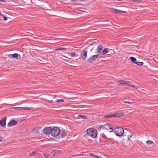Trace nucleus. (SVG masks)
<instances>
[{
	"label": "nucleus",
	"mask_w": 158,
	"mask_h": 158,
	"mask_svg": "<svg viewBox=\"0 0 158 158\" xmlns=\"http://www.w3.org/2000/svg\"><path fill=\"white\" fill-rule=\"evenodd\" d=\"M86 132L89 136L95 138L97 135V131L94 128H90L87 130Z\"/></svg>",
	"instance_id": "f257e3e1"
},
{
	"label": "nucleus",
	"mask_w": 158,
	"mask_h": 158,
	"mask_svg": "<svg viewBox=\"0 0 158 158\" xmlns=\"http://www.w3.org/2000/svg\"><path fill=\"white\" fill-rule=\"evenodd\" d=\"M114 132L117 136H121L123 134L124 130L121 127H117L114 128Z\"/></svg>",
	"instance_id": "f03ea898"
},
{
	"label": "nucleus",
	"mask_w": 158,
	"mask_h": 158,
	"mask_svg": "<svg viewBox=\"0 0 158 158\" xmlns=\"http://www.w3.org/2000/svg\"><path fill=\"white\" fill-rule=\"evenodd\" d=\"M51 131V135L52 136H57L60 134V130L58 127H54L52 128Z\"/></svg>",
	"instance_id": "7ed1b4c3"
},
{
	"label": "nucleus",
	"mask_w": 158,
	"mask_h": 158,
	"mask_svg": "<svg viewBox=\"0 0 158 158\" xmlns=\"http://www.w3.org/2000/svg\"><path fill=\"white\" fill-rule=\"evenodd\" d=\"M52 128L51 127H45L43 130V132L45 135L51 134Z\"/></svg>",
	"instance_id": "20e7f679"
},
{
	"label": "nucleus",
	"mask_w": 158,
	"mask_h": 158,
	"mask_svg": "<svg viewBox=\"0 0 158 158\" xmlns=\"http://www.w3.org/2000/svg\"><path fill=\"white\" fill-rule=\"evenodd\" d=\"M98 55H93L88 59V61L89 63H91L95 60L98 57Z\"/></svg>",
	"instance_id": "39448f33"
},
{
	"label": "nucleus",
	"mask_w": 158,
	"mask_h": 158,
	"mask_svg": "<svg viewBox=\"0 0 158 158\" xmlns=\"http://www.w3.org/2000/svg\"><path fill=\"white\" fill-rule=\"evenodd\" d=\"M6 117H5L3 118L0 121V125L3 127L6 126Z\"/></svg>",
	"instance_id": "423d86ee"
},
{
	"label": "nucleus",
	"mask_w": 158,
	"mask_h": 158,
	"mask_svg": "<svg viewBox=\"0 0 158 158\" xmlns=\"http://www.w3.org/2000/svg\"><path fill=\"white\" fill-rule=\"evenodd\" d=\"M17 123V122L14 120H11L7 124V126L9 127L15 126Z\"/></svg>",
	"instance_id": "0eeeda50"
},
{
	"label": "nucleus",
	"mask_w": 158,
	"mask_h": 158,
	"mask_svg": "<svg viewBox=\"0 0 158 158\" xmlns=\"http://www.w3.org/2000/svg\"><path fill=\"white\" fill-rule=\"evenodd\" d=\"M87 54V51L86 50H84L81 53V57L82 60H85Z\"/></svg>",
	"instance_id": "6e6552de"
},
{
	"label": "nucleus",
	"mask_w": 158,
	"mask_h": 158,
	"mask_svg": "<svg viewBox=\"0 0 158 158\" xmlns=\"http://www.w3.org/2000/svg\"><path fill=\"white\" fill-rule=\"evenodd\" d=\"M32 107H14L13 109H14L18 110H20L23 109L24 110H30L31 109Z\"/></svg>",
	"instance_id": "1a4fd4ad"
},
{
	"label": "nucleus",
	"mask_w": 158,
	"mask_h": 158,
	"mask_svg": "<svg viewBox=\"0 0 158 158\" xmlns=\"http://www.w3.org/2000/svg\"><path fill=\"white\" fill-rule=\"evenodd\" d=\"M103 48V46L102 45H99L98 47L96 49V53L97 54L99 55L101 53V51L102 50Z\"/></svg>",
	"instance_id": "9d476101"
},
{
	"label": "nucleus",
	"mask_w": 158,
	"mask_h": 158,
	"mask_svg": "<svg viewBox=\"0 0 158 158\" xmlns=\"http://www.w3.org/2000/svg\"><path fill=\"white\" fill-rule=\"evenodd\" d=\"M60 134L62 138H65L66 136V132L64 129L60 130Z\"/></svg>",
	"instance_id": "9b49d317"
},
{
	"label": "nucleus",
	"mask_w": 158,
	"mask_h": 158,
	"mask_svg": "<svg viewBox=\"0 0 158 158\" xmlns=\"http://www.w3.org/2000/svg\"><path fill=\"white\" fill-rule=\"evenodd\" d=\"M124 115L125 114L123 112L117 113L114 114V117H121L124 116Z\"/></svg>",
	"instance_id": "f8f14e48"
},
{
	"label": "nucleus",
	"mask_w": 158,
	"mask_h": 158,
	"mask_svg": "<svg viewBox=\"0 0 158 158\" xmlns=\"http://www.w3.org/2000/svg\"><path fill=\"white\" fill-rule=\"evenodd\" d=\"M48 155L50 156H54L55 155L56 151L54 150H52L48 152Z\"/></svg>",
	"instance_id": "ddd939ff"
},
{
	"label": "nucleus",
	"mask_w": 158,
	"mask_h": 158,
	"mask_svg": "<svg viewBox=\"0 0 158 158\" xmlns=\"http://www.w3.org/2000/svg\"><path fill=\"white\" fill-rule=\"evenodd\" d=\"M113 11L115 13L117 14L121 13L122 12L125 13V12H126V11L119 10L115 9H113Z\"/></svg>",
	"instance_id": "4468645a"
},
{
	"label": "nucleus",
	"mask_w": 158,
	"mask_h": 158,
	"mask_svg": "<svg viewBox=\"0 0 158 158\" xmlns=\"http://www.w3.org/2000/svg\"><path fill=\"white\" fill-rule=\"evenodd\" d=\"M118 83L119 84H121V85H123L124 84H127V85H130L129 83L128 82H127L126 81H122V80H120L118 81Z\"/></svg>",
	"instance_id": "2eb2a0df"
},
{
	"label": "nucleus",
	"mask_w": 158,
	"mask_h": 158,
	"mask_svg": "<svg viewBox=\"0 0 158 158\" xmlns=\"http://www.w3.org/2000/svg\"><path fill=\"white\" fill-rule=\"evenodd\" d=\"M12 57L15 58H17L18 57L20 58L21 57L20 55L17 53H14L12 55Z\"/></svg>",
	"instance_id": "dca6fc26"
},
{
	"label": "nucleus",
	"mask_w": 158,
	"mask_h": 158,
	"mask_svg": "<svg viewBox=\"0 0 158 158\" xmlns=\"http://www.w3.org/2000/svg\"><path fill=\"white\" fill-rule=\"evenodd\" d=\"M109 50V49H108L107 48H105L102 51V55H104L105 54H106L108 52V51Z\"/></svg>",
	"instance_id": "f3484780"
},
{
	"label": "nucleus",
	"mask_w": 158,
	"mask_h": 158,
	"mask_svg": "<svg viewBox=\"0 0 158 158\" xmlns=\"http://www.w3.org/2000/svg\"><path fill=\"white\" fill-rule=\"evenodd\" d=\"M130 59L133 63L135 64L136 62V59L134 57H131L130 58Z\"/></svg>",
	"instance_id": "a211bd4d"
},
{
	"label": "nucleus",
	"mask_w": 158,
	"mask_h": 158,
	"mask_svg": "<svg viewBox=\"0 0 158 158\" xmlns=\"http://www.w3.org/2000/svg\"><path fill=\"white\" fill-rule=\"evenodd\" d=\"M70 54V56L72 57H76L78 56V54L74 52H71Z\"/></svg>",
	"instance_id": "6ab92c4d"
},
{
	"label": "nucleus",
	"mask_w": 158,
	"mask_h": 158,
	"mask_svg": "<svg viewBox=\"0 0 158 158\" xmlns=\"http://www.w3.org/2000/svg\"><path fill=\"white\" fill-rule=\"evenodd\" d=\"M104 124L100 126L98 128V130L100 131L101 130H105V128H104Z\"/></svg>",
	"instance_id": "aec40b11"
},
{
	"label": "nucleus",
	"mask_w": 158,
	"mask_h": 158,
	"mask_svg": "<svg viewBox=\"0 0 158 158\" xmlns=\"http://www.w3.org/2000/svg\"><path fill=\"white\" fill-rule=\"evenodd\" d=\"M110 126L111 125L109 124H104V128H105V130H108Z\"/></svg>",
	"instance_id": "412c9836"
},
{
	"label": "nucleus",
	"mask_w": 158,
	"mask_h": 158,
	"mask_svg": "<svg viewBox=\"0 0 158 158\" xmlns=\"http://www.w3.org/2000/svg\"><path fill=\"white\" fill-rule=\"evenodd\" d=\"M114 117V114H106L104 116L105 118H111Z\"/></svg>",
	"instance_id": "4be33fe9"
},
{
	"label": "nucleus",
	"mask_w": 158,
	"mask_h": 158,
	"mask_svg": "<svg viewBox=\"0 0 158 158\" xmlns=\"http://www.w3.org/2000/svg\"><path fill=\"white\" fill-rule=\"evenodd\" d=\"M78 117H81V118L84 119H87V117L85 115H82L81 114H79L78 115Z\"/></svg>",
	"instance_id": "5701e85b"
},
{
	"label": "nucleus",
	"mask_w": 158,
	"mask_h": 158,
	"mask_svg": "<svg viewBox=\"0 0 158 158\" xmlns=\"http://www.w3.org/2000/svg\"><path fill=\"white\" fill-rule=\"evenodd\" d=\"M135 64H136L138 66H142L143 65V63L142 62L136 61Z\"/></svg>",
	"instance_id": "b1692460"
},
{
	"label": "nucleus",
	"mask_w": 158,
	"mask_h": 158,
	"mask_svg": "<svg viewBox=\"0 0 158 158\" xmlns=\"http://www.w3.org/2000/svg\"><path fill=\"white\" fill-rule=\"evenodd\" d=\"M146 143L148 144H153L154 143L153 141L150 140L147 141Z\"/></svg>",
	"instance_id": "393cba45"
},
{
	"label": "nucleus",
	"mask_w": 158,
	"mask_h": 158,
	"mask_svg": "<svg viewBox=\"0 0 158 158\" xmlns=\"http://www.w3.org/2000/svg\"><path fill=\"white\" fill-rule=\"evenodd\" d=\"M41 127H35L34 128L33 131H37L38 130H40L41 129Z\"/></svg>",
	"instance_id": "a878e982"
},
{
	"label": "nucleus",
	"mask_w": 158,
	"mask_h": 158,
	"mask_svg": "<svg viewBox=\"0 0 158 158\" xmlns=\"http://www.w3.org/2000/svg\"><path fill=\"white\" fill-rule=\"evenodd\" d=\"M66 49V48L63 47H60L57 48L55 49L56 50H65Z\"/></svg>",
	"instance_id": "bb28decb"
},
{
	"label": "nucleus",
	"mask_w": 158,
	"mask_h": 158,
	"mask_svg": "<svg viewBox=\"0 0 158 158\" xmlns=\"http://www.w3.org/2000/svg\"><path fill=\"white\" fill-rule=\"evenodd\" d=\"M38 153L37 152H33L29 154V155L31 156H32L34 155V154H36ZM37 154H38V153H37Z\"/></svg>",
	"instance_id": "cd10ccee"
},
{
	"label": "nucleus",
	"mask_w": 158,
	"mask_h": 158,
	"mask_svg": "<svg viewBox=\"0 0 158 158\" xmlns=\"http://www.w3.org/2000/svg\"><path fill=\"white\" fill-rule=\"evenodd\" d=\"M110 132H111L113 131V129L111 126L108 130H107Z\"/></svg>",
	"instance_id": "c85d7f7f"
},
{
	"label": "nucleus",
	"mask_w": 158,
	"mask_h": 158,
	"mask_svg": "<svg viewBox=\"0 0 158 158\" xmlns=\"http://www.w3.org/2000/svg\"><path fill=\"white\" fill-rule=\"evenodd\" d=\"M64 101V100L63 99H57L56 100V102L58 103L63 102Z\"/></svg>",
	"instance_id": "c756f323"
},
{
	"label": "nucleus",
	"mask_w": 158,
	"mask_h": 158,
	"mask_svg": "<svg viewBox=\"0 0 158 158\" xmlns=\"http://www.w3.org/2000/svg\"><path fill=\"white\" fill-rule=\"evenodd\" d=\"M89 155L93 157H95L96 155L92 153H90L89 154Z\"/></svg>",
	"instance_id": "7c9ffc66"
},
{
	"label": "nucleus",
	"mask_w": 158,
	"mask_h": 158,
	"mask_svg": "<svg viewBox=\"0 0 158 158\" xmlns=\"http://www.w3.org/2000/svg\"><path fill=\"white\" fill-rule=\"evenodd\" d=\"M2 16L3 17L4 20L5 21H6L7 20V18L6 17H5L4 15H3Z\"/></svg>",
	"instance_id": "2f4dec72"
},
{
	"label": "nucleus",
	"mask_w": 158,
	"mask_h": 158,
	"mask_svg": "<svg viewBox=\"0 0 158 158\" xmlns=\"http://www.w3.org/2000/svg\"><path fill=\"white\" fill-rule=\"evenodd\" d=\"M102 136L103 137L106 139H107V137L106 136V135L103 133L102 134Z\"/></svg>",
	"instance_id": "473e14b6"
},
{
	"label": "nucleus",
	"mask_w": 158,
	"mask_h": 158,
	"mask_svg": "<svg viewBox=\"0 0 158 158\" xmlns=\"http://www.w3.org/2000/svg\"><path fill=\"white\" fill-rule=\"evenodd\" d=\"M124 103H127L129 104H132L133 103L132 102H126V101H124Z\"/></svg>",
	"instance_id": "72a5a7b5"
},
{
	"label": "nucleus",
	"mask_w": 158,
	"mask_h": 158,
	"mask_svg": "<svg viewBox=\"0 0 158 158\" xmlns=\"http://www.w3.org/2000/svg\"><path fill=\"white\" fill-rule=\"evenodd\" d=\"M8 56L10 58H12V55L11 54H9L8 55Z\"/></svg>",
	"instance_id": "f704fd0d"
},
{
	"label": "nucleus",
	"mask_w": 158,
	"mask_h": 158,
	"mask_svg": "<svg viewBox=\"0 0 158 158\" xmlns=\"http://www.w3.org/2000/svg\"><path fill=\"white\" fill-rule=\"evenodd\" d=\"M133 2H136L139 1V0H132V1Z\"/></svg>",
	"instance_id": "c9c22d12"
},
{
	"label": "nucleus",
	"mask_w": 158,
	"mask_h": 158,
	"mask_svg": "<svg viewBox=\"0 0 158 158\" xmlns=\"http://www.w3.org/2000/svg\"><path fill=\"white\" fill-rule=\"evenodd\" d=\"M2 140V136L0 135V142Z\"/></svg>",
	"instance_id": "e433bc0d"
},
{
	"label": "nucleus",
	"mask_w": 158,
	"mask_h": 158,
	"mask_svg": "<svg viewBox=\"0 0 158 158\" xmlns=\"http://www.w3.org/2000/svg\"><path fill=\"white\" fill-rule=\"evenodd\" d=\"M46 101H47L48 102H52L53 100H46Z\"/></svg>",
	"instance_id": "4c0bfd02"
},
{
	"label": "nucleus",
	"mask_w": 158,
	"mask_h": 158,
	"mask_svg": "<svg viewBox=\"0 0 158 158\" xmlns=\"http://www.w3.org/2000/svg\"><path fill=\"white\" fill-rule=\"evenodd\" d=\"M76 1H77V0H71V1L72 2H74Z\"/></svg>",
	"instance_id": "58836bf2"
},
{
	"label": "nucleus",
	"mask_w": 158,
	"mask_h": 158,
	"mask_svg": "<svg viewBox=\"0 0 158 158\" xmlns=\"http://www.w3.org/2000/svg\"><path fill=\"white\" fill-rule=\"evenodd\" d=\"M86 0H77V1H86Z\"/></svg>",
	"instance_id": "ea45409f"
},
{
	"label": "nucleus",
	"mask_w": 158,
	"mask_h": 158,
	"mask_svg": "<svg viewBox=\"0 0 158 158\" xmlns=\"http://www.w3.org/2000/svg\"><path fill=\"white\" fill-rule=\"evenodd\" d=\"M99 157H100V156H96L95 157L96 158H99Z\"/></svg>",
	"instance_id": "a19ab883"
},
{
	"label": "nucleus",
	"mask_w": 158,
	"mask_h": 158,
	"mask_svg": "<svg viewBox=\"0 0 158 158\" xmlns=\"http://www.w3.org/2000/svg\"><path fill=\"white\" fill-rule=\"evenodd\" d=\"M99 157H100V156H96L95 157L96 158H99Z\"/></svg>",
	"instance_id": "79ce46f5"
},
{
	"label": "nucleus",
	"mask_w": 158,
	"mask_h": 158,
	"mask_svg": "<svg viewBox=\"0 0 158 158\" xmlns=\"http://www.w3.org/2000/svg\"><path fill=\"white\" fill-rule=\"evenodd\" d=\"M0 1L2 2H5V0H0Z\"/></svg>",
	"instance_id": "37998d69"
},
{
	"label": "nucleus",
	"mask_w": 158,
	"mask_h": 158,
	"mask_svg": "<svg viewBox=\"0 0 158 158\" xmlns=\"http://www.w3.org/2000/svg\"><path fill=\"white\" fill-rule=\"evenodd\" d=\"M136 89H139V88H140V87H139V86H137V87H136Z\"/></svg>",
	"instance_id": "c03bdc74"
},
{
	"label": "nucleus",
	"mask_w": 158,
	"mask_h": 158,
	"mask_svg": "<svg viewBox=\"0 0 158 158\" xmlns=\"http://www.w3.org/2000/svg\"><path fill=\"white\" fill-rule=\"evenodd\" d=\"M131 136H132V135H128V138H129V137H131Z\"/></svg>",
	"instance_id": "a18cd8bd"
},
{
	"label": "nucleus",
	"mask_w": 158,
	"mask_h": 158,
	"mask_svg": "<svg viewBox=\"0 0 158 158\" xmlns=\"http://www.w3.org/2000/svg\"><path fill=\"white\" fill-rule=\"evenodd\" d=\"M44 155L45 157L46 158H47V156H46V155L45 154H44Z\"/></svg>",
	"instance_id": "49530a36"
},
{
	"label": "nucleus",
	"mask_w": 158,
	"mask_h": 158,
	"mask_svg": "<svg viewBox=\"0 0 158 158\" xmlns=\"http://www.w3.org/2000/svg\"><path fill=\"white\" fill-rule=\"evenodd\" d=\"M3 15L2 14V13L0 12V16H2Z\"/></svg>",
	"instance_id": "de8ad7c7"
},
{
	"label": "nucleus",
	"mask_w": 158,
	"mask_h": 158,
	"mask_svg": "<svg viewBox=\"0 0 158 158\" xmlns=\"http://www.w3.org/2000/svg\"><path fill=\"white\" fill-rule=\"evenodd\" d=\"M99 158H102V157H101V156H100Z\"/></svg>",
	"instance_id": "09e8293b"
},
{
	"label": "nucleus",
	"mask_w": 158,
	"mask_h": 158,
	"mask_svg": "<svg viewBox=\"0 0 158 158\" xmlns=\"http://www.w3.org/2000/svg\"><path fill=\"white\" fill-rule=\"evenodd\" d=\"M131 86H133V87H135L133 85H132Z\"/></svg>",
	"instance_id": "8fccbe9b"
}]
</instances>
